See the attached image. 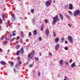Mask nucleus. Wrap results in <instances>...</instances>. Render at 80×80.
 I'll return each instance as SVG.
<instances>
[{"label": "nucleus", "mask_w": 80, "mask_h": 80, "mask_svg": "<svg viewBox=\"0 0 80 80\" xmlns=\"http://www.w3.org/2000/svg\"><path fill=\"white\" fill-rule=\"evenodd\" d=\"M6 64V62H5L4 61H2L1 62V65H5Z\"/></svg>", "instance_id": "nucleus-13"}, {"label": "nucleus", "mask_w": 80, "mask_h": 80, "mask_svg": "<svg viewBox=\"0 0 80 80\" xmlns=\"http://www.w3.org/2000/svg\"><path fill=\"white\" fill-rule=\"evenodd\" d=\"M60 18L62 20H63V15L62 14H60Z\"/></svg>", "instance_id": "nucleus-12"}, {"label": "nucleus", "mask_w": 80, "mask_h": 80, "mask_svg": "<svg viewBox=\"0 0 80 80\" xmlns=\"http://www.w3.org/2000/svg\"><path fill=\"white\" fill-rule=\"evenodd\" d=\"M2 23H3V20L1 19H0V24H2Z\"/></svg>", "instance_id": "nucleus-24"}, {"label": "nucleus", "mask_w": 80, "mask_h": 80, "mask_svg": "<svg viewBox=\"0 0 80 80\" xmlns=\"http://www.w3.org/2000/svg\"><path fill=\"white\" fill-rule=\"evenodd\" d=\"M73 62L72 59H71L69 60V63H72Z\"/></svg>", "instance_id": "nucleus-40"}, {"label": "nucleus", "mask_w": 80, "mask_h": 80, "mask_svg": "<svg viewBox=\"0 0 80 80\" xmlns=\"http://www.w3.org/2000/svg\"><path fill=\"white\" fill-rule=\"evenodd\" d=\"M22 42H23V40H20V42L21 43H23Z\"/></svg>", "instance_id": "nucleus-49"}, {"label": "nucleus", "mask_w": 80, "mask_h": 80, "mask_svg": "<svg viewBox=\"0 0 80 80\" xmlns=\"http://www.w3.org/2000/svg\"><path fill=\"white\" fill-rule=\"evenodd\" d=\"M67 43H68V41H65V43L67 44Z\"/></svg>", "instance_id": "nucleus-50"}, {"label": "nucleus", "mask_w": 80, "mask_h": 80, "mask_svg": "<svg viewBox=\"0 0 80 80\" xmlns=\"http://www.w3.org/2000/svg\"><path fill=\"white\" fill-rule=\"evenodd\" d=\"M20 46L19 45H18L16 48V49H17V50H18V48L19 47H20Z\"/></svg>", "instance_id": "nucleus-20"}, {"label": "nucleus", "mask_w": 80, "mask_h": 80, "mask_svg": "<svg viewBox=\"0 0 80 80\" xmlns=\"http://www.w3.org/2000/svg\"><path fill=\"white\" fill-rule=\"evenodd\" d=\"M16 39L15 38H13L11 40V42H13V40Z\"/></svg>", "instance_id": "nucleus-27"}, {"label": "nucleus", "mask_w": 80, "mask_h": 80, "mask_svg": "<svg viewBox=\"0 0 80 80\" xmlns=\"http://www.w3.org/2000/svg\"><path fill=\"white\" fill-rule=\"evenodd\" d=\"M51 3H52V1H51V0H48V1H47L46 2L45 5L46 7H48V6L50 5Z\"/></svg>", "instance_id": "nucleus-4"}, {"label": "nucleus", "mask_w": 80, "mask_h": 80, "mask_svg": "<svg viewBox=\"0 0 80 80\" xmlns=\"http://www.w3.org/2000/svg\"><path fill=\"white\" fill-rule=\"evenodd\" d=\"M16 31L15 30H14L13 32V33H16Z\"/></svg>", "instance_id": "nucleus-54"}, {"label": "nucleus", "mask_w": 80, "mask_h": 80, "mask_svg": "<svg viewBox=\"0 0 80 80\" xmlns=\"http://www.w3.org/2000/svg\"><path fill=\"white\" fill-rule=\"evenodd\" d=\"M60 45L58 44H57L55 46V48L56 50H58V47Z\"/></svg>", "instance_id": "nucleus-8"}, {"label": "nucleus", "mask_w": 80, "mask_h": 80, "mask_svg": "<svg viewBox=\"0 0 80 80\" xmlns=\"http://www.w3.org/2000/svg\"><path fill=\"white\" fill-rule=\"evenodd\" d=\"M68 39L69 40L70 43H73V40H72V38L70 36H68Z\"/></svg>", "instance_id": "nucleus-5"}, {"label": "nucleus", "mask_w": 80, "mask_h": 80, "mask_svg": "<svg viewBox=\"0 0 80 80\" xmlns=\"http://www.w3.org/2000/svg\"><path fill=\"white\" fill-rule=\"evenodd\" d=\"M66 65H68V62H67L66 63Z\"/></svg>", "instance_id": "nucleus-53"}, {"label": "nucleus", "mask_w": 80, "mask_h": 80, "mask_svg": "<svg viewBox=\"0 0 80 80\" xmlns=\"http://www.w3.org/2000/svg\"><path fill=\"white\" fill-rule=\"evenodd\" d=\"M19 38H20V36H18V38H16V40H18V39H19Z\"/></svg>", "instance_id": "nucleus-39"}, {"label": "nucleus", "mask_w": 80, "mask_h": 80, "mask_svg": "<svg viewBox=\"0 0 80 80\" xmlns=\"http://www.w3.org/2000/svg\"><path fill=\"white\" fill-rule=\"evenodd\" d=\"M68 18L69 19H70V17H69H69Z\"/></svg>", "instance_id": "nucleus-56"}, {"label": "nucleus", "mask_w": 80, "mask_h": 80, "mask_svg": "<svg viewBox=\"0 0 80 80\" xmlns=\"http://www.w3.org/2000/svg\"><path fill=\"white\" fill-rule=\"evenodd\" d=\"M34 35H37V31L35 30L33 31Z\"/></svg>", "instance_id": "nucleus-15"}, {"label": "nucleus", "mask_w": 80, "mask_h": 80, "mask_svg": "<svg viewBox=\"0 0 80 80\" xmlns=\"http://www.w3.org/2000/svg\"><path fill=\"white\" fill-rule=\"evenodd\" d=\"M61 43H63V41H64V38H61Z\"/></svg>", "instance_id": "nucleus-22"}, {"label": "nucleus", "mask_w": 80, "mask_h": 80, "mask_svg": "<svg viewBox=\"0 0 80 80\" xmlns=\"http://www.w3.org/2000/svg\"><path fill=\"white\" fill-rule=\"evenodd\" d=\"M14 60H15V59H14Z\"/></svg>", "instance_id": "nucleus-63"}, {"label": "nucleus", "mask_w": 80, "mask_h": 80, "mask_svg": "<svg viewBox=\"0 0 80 80\" xmlns=\"http://www.w3.org/2000/svg\"><path fill=\"white\" fill-rule=\"evenodd\" d=\"M53 33L54 34V37H55L57 36V34H56V33L55 32H53Z\"/></svg>", "instance_id": "nucleus-31"}, {"label": "nucleus", "mask_w": 80, "mask_h": 80, "mask_svg": "<svg viewBox=\"0 0 80 80\" xmlns=\"http://www.w3.org/2000/svg\"><path fill=\"white\" fill-rule=\"evenodd\" d=\"M18 64H21V63H22V62H21V61H19L18 62Z\"/></svg>", "instance_id": "nucleus-44"}, {"label": "nucleus", "mask_w": 80, "mask_h": 80, "mask_svg": "<svg viewBox=\"0 0 80 80\" xmlns=\"http://www.w3.org/2000/svg\"><path fill=\"white\" fill-rule=\"evenodd\" d=\"M53 2H54V3H55V0H54Z\"/></svg>", "instance_id": "nucleus-60"}, {"label": "nucleus", "mask_w": 80, "mask_h": 80, "mask_svg": "<svg viewBox=\"0 0 80 80\" xmlns=\"http://www.w3.org/2000/svg\"><path fill=\"white\" fill-rule=\"evenodd\" d=\"M5 38V37L4 36V35H2V36L1 37V38H0L1 40H3Z\"/></svg>", "instance_id": "nucleus-19"}, {"label": "nucleus", "mask_w": 80, "mask_h": 80, "mask_svg": "<svg viewBox=\"0 0 80 80\" xmlns=\"http://www.w3.org/2000/svg\"><path fill=\"white\" fill-rule=\"evenodd\" d=\"M20 52V51L18 50L16 52V55H19Z\"/></svg>", "instance_id": "nucleus-16"}, {"label": "nucleus", "mask_w": 80, "mask_h": 80, "mask_svg": "<svg viewBox=\"0 0 80 80\" xmlns=\"http://www.w3.org/2000/svg\"><path fill=\"white\" fill-rule=\"evenodd\" d=\"M21 36L22 37H24V36H25L24 34H23V33L22 32H21Z\"/></svg>", "instance_id": "nucleus-17"}, {"label": "nucleus", "mask_w": 80, "mask_h": 80, "mask_svg": "<svg viewBox=\"0 0 80 80\" xmlns=\"http://www.w3.org/2000/svg\"><path fill=\"white\" fill-rule=\"evenodd\" d=\"M18 59L19 61L20 60V57H18Z\"/></svg>", "instance_id": "nucleus-42"}, {"label": "nucleus", "mask_w": 80, "mask_h": 80, "mask_svg": "<svg viewBox=\"0 0 80 80\" xmlns=\"http://www.w3.org/2000/svg\"><path fill=\"white\" fill-rule=\"evenodd\" d=\"M38 75L39 76H40V75H41V74L40 73V72H39L38 73Z\"/></svg>", "instance_id": "nucleus-45"}, {"label": "nucleus", "mask_w": 80, "mask_h": 80, "mask_svg": "<svg viewBox=\"0 0 80 80\" xmlns=\"http://www.w3.org/2000/svg\"><path fill=\"white\" fill-rule=\"evenodd\" d=\"M12 18L13 19H15V14H13Z\"/></svg>", "instance_id": "nucleus-29"}, {"label": "nucleus", "mask_w": 80, "mask_h": 80, "mask_svg": "<svg viewBox=\"0 0 80 80\" xmlns=\"http://www.w3.org/2000/svg\"><path fill=\"white\" fill-rule=\"evenodd\" d=\"M40 54L41 55H42V53H41Z\"/></svg>", "instance_id": "nucleus-61"}, {"label": "nucleus", "mask_w": 80, "mask_h": 80, "mask_svg": "<svg viewBox=\"0 0 80 80\" xmlns=\"http://www.w3.org/2000/svg\"><path fill=\"white\" fill-rule=\"evenodd\" d=\"M12 34H10V36L11 37H12Z\"/></svg>", "instance_id": "nucleus-59"}, {"label": "nucleus", "mask_w": 80, "mask_h": 80, "mask_svg": "<svg viewBox=\"0 0 80 80\" xmlns=\"http://www.w3.org/2000/svg\"><path fill=\"white\" fill-rule=\"evenodd\" d=\"M13 65V62H11V66H12Z\"/></svg>", "instance_id": "nucleus-47"}, {"label": "nucleus", "mask_w": 80, "mask_h": 80, "mask_svg": "<svg viewBox=\"0 0 80 80\" xmlns=\"http://www.w3.org/2000/svg\"><path fill=\"white\" fill-rule=\"evenodd\" d=\"M68 26L69 27H71V25H70V24L69 23L68 24Z\"/></svg>", "instance_id": "nucleus-51"}, {"label": "nucleus", "mask_w": 80, "mask_h": 80, "mask_svg": "<svg viewBox=\"0 0 80 80\" xmlns=\"http://www.w3.org/2000/svg\"><path fill=\"white\" fill-rule=\"evenodd\" d=\"M5 15L4 14H3L2 15V17L3 18H5L6 17Z\"/></svg>", "instance_id": "nucleus-23"}, {"label": "nucleus", "mask_w": 80, "mask_h": 80, "mask_svg": "<svg viewBox=\"0 0 80 80\" xmlns=\"http://www.w3.org/2000/svg\"><path fill=\"white\" fill-rule=\"evenodd\" d=\"M0 51L2 52V49H1V48H0Z\"/></svg>", "instance_id": "nucleus-58"}, {"label": "nucleus", "mask_w": 80, "mask_h": 80, "mask_svg": "<svg viewBox=\"0 0 80 80\" xmlns=\"http://www.w3.org/2000/svg\"><path fill=\"white\" fill-rule=\"evenodd\" d=\"M63 60H60L59 63L60 64V65H61V66H62V65H63Z\"/></svg>", "instance_id": "nucleus-10"}, {"label": "nucleus", "mask_w": 80, "mask_h": 80, "mask_svg": "<svg viewBox=\"0 0 80 80\" xmlns=\"http://www.w3.org/2000/svg\"><path fill=\"white\" fill-rule=\"evenodd\" d=\"M73 8L72 7V4H70L69 5V8L68 9L69 10H72Z\"/></svg>", "instance_id": "nucleus-7"}, {"label": "nucleus", "mask_w": 80, "mask_h": 80, "mask_svg": "<svg viewBox=\"0 0 80 80\" xmlns=\"http://www.w3.org/2000/svg\"><path fill=\"white\" fill-rule=\"evenodd\" d=\"M18 65H16L15 66V68H17V67H18Z\"/></svg>", "instance_id": "nucleus-52"}, {"label": "nucleus", "mask_w": 80, "mask_h": 80, "mask_svg": "<svg viewBox=\"0 0 80 80\" xmlns=\"http://www.w3.org/2000/svg\"><path fill=\"white\" fill-rule=\"evenodd\" d=\"M68 12H69V13H70V14H71V15H73V13H72V12H71V11H68Z\"/></svg>", "instance_id": "nucleus-30"}, {"label": "nucleus", "mask_w": 80, "mask_h": 80, "mask_svg": "<svg viewBox=\"0 0 80 80\" xmlns=\"http://www.w3.org/2000/svg\"><path fill=\"white\" fill-rule=\"evenodd\" d=\"M8 25H9V26H10V22H8Z\"/></svg>", "instance_id": "nucleus-48"}, {"label": "nucleus", "mask_w": 80, "mask_h": 80, "mask_svg": "<svg viewBox=\"0 0 80 80\" xmlns=\"http://www.w3.org/2000/svg\"><path fill=\"white\" fill-rule=\"evenodd\" d=\"M32 53H31V54H29L28 55V60H29L31 59H32V60H33V55H35V51H32Z\"/></svg>", "instance_id": "nucleus-2"}, {"label": "nucleus", "mask_w": 80, "mask_h": 80, "mask_svg": "<svg viewBox=\"0 0 80 80\" xmlns=\"http://www.w3.org/2000/svg\"><path fill=\"white\" fill-rule=\"evenodd\" d=\"M38 40L39 41H41V40H42V38L40 37H39Z\"/></svg>", "instance_id": "nucleus-35"}, {"label": "nucleus", "mask_w": 80, "mask_h": 80, "mask_svg": "<svg viewBox=\"0 0 80 80\" xmlns=\"http://www.w3.org/2000/svg\"><path fill=\"white\" fill-rule=\"evenodd\" d=\"M20 52L21 53V54H23V53H24V50H23V48H21Z\"/></svg>", "instance_id": "nucleus-9"}, {"label": "nucleus", "mask_w": 80, "mask_h": 80, "mask_svg": "<svg viewBox=\"0 0 80 80\" xmlns=\"http://www.w3.org/2000/svg\"><path fill=\"white\" fill-rule=\"evenodd\" d=\"M44 22H45V23H47L48 22V20H47V19H45L44 20Z\"/></svg>", "instance_id": "nucleus-26"}, {"label": "nucleus", "mask_w": 80, "mask_h": 80, "mask_svg": "<svg viewBox=\"0 0 80 80\" xmlns=\"http://www.w3.org/2000/svg\"><path fill=\"white\" fill-rule=\"evenodd\" d=\"M32 64H30L28 66L29 67V68H31V67H32Z\"/></svg>", "instance_id": "nucleus-34"}, {"label": "nucleus", "mask_w": 80, "mask_h": 80, "mask_svg": "<svg viewBox=\"0 0 80 80\" xmlns=\"http://www.w3.org/2000/svg\"><path fill=\"white\" fill-rule=\"evenodd\" d=\"M5 18H3V20L4 21H5Z\"/></svg>", "instance_id": "nucleus-55"}, {"label": "nucleus", "mask_w": 80, "mask_h": 80, "mask_svg": "<svg viewBox=\"0 0 80 80\" xmlns=\"http://www.w3.org/2000/svg\"><path fill=\"white\" fill-rule=\"evenodd\" d=\"M49 55H50V56H52V53H51V52H49Z\"/></svg>", "instance_id": "nucleus-43"}, {"label": "nucleus", "mask_w": 80, "mask_h": 80, "mask_svg": "<svg viewBox=\"0 0 80 80\" xmlns=\"http://www.w3.org/2000/svg\"><path fill=\"white\" fill-rule=\"evenodd\" d=\"M64 49L66 50H68V48H67V47H65Z\"/></svg>", "instance_id": "nucleus-41"}, {"label": "nucleus", "mask_w": 80, "mask_h": 80, "mask_svg": "<svg viewBox=\"0 0 80 80\" xmlns=\"http://www.w3.org/2000/svg\"><path fill=\"white\" fill-rule=\"evenodd\" d=\"M64 78H65V79H64L68 80V78L67 76H65L64 77Z\"/></svg>", "instance_id": "nucleus-36"}, {"label": "nucleus", "mask_w": 80, "mask_h": 80, "mask_svg": "<svg viewBox=\"0 0 80 80\" xmlns=\"http://www.w3.org/2000/svg\"><path fill=\"white\" fill-rule=\"evenodd\" d=\"M13 71L14 73H17V72H18V71H17L15 68H13Z\"/></svg>", "instance_id": "nucleus-18"}, {"label": "nucleus", "mask_w": 80, "mask_h": 80, "mask_svg": "<svg viewBox=\"0 0 80 80\" xmlns=\"http://www.w3.org/2000/svg\"><path fill=\"white\" fill-rule=\"evenodd\" d=\"M59 40V38H56L55 39V42H56V43H57L58 42V41Z\"/></svg>", "instance_id": "nucleus-14"}, {"label": "nucleus", "mask_w": 80, "mask_h": 80, "mask_svg": "<svg viewBox=\"0 0 80 80\" xmlns=\"http://www.w3.org/2000/svg\"><path fill=\"white\" fill-rule=\"evenodd\" d=\"M31 12L32 13H33V12H34V10H33V9H32L31 10Z\"/></svg>", "instance_id": "nucleus-37"}, {"label": "nucleus", "mask_w": 80, "mask_h": 80, "mask_svg": "<svg viewBox=\"0 0 80 80\" xmlns=\"http://www.w3.org/2000/svg\"><path fill=\"white\" fill-rule=\"evenodd\" d=\"M7 41H6L5 42H4L3 44H4V45H6V44H7Z\"/></svg>", "instance_id": "nucleus-33"}, {"label": "nucleus", "mask_w": 80, "mask_h": 80, "mask_svg": "<svg viewBox=\"0 0 80 80\" xmlns=\"http://www.w3.org/2000/svg\"><path fill=\"white\" fill-rule=\"evenodd\" d=\"M49 33L50 32H49L48 29H47L46 30V35L47 36H48Z\"/></svg>", "instance_id": "nucleus-6"}, {"label": "nucleus", "mask_w": 80, "mask_h": 80, "mask_svg": "<svg viewBox=\"0 0 80 80\" xmlns=\"http://www.w3.org/2000/svg\"><path fill=\"white\" fill-rule=\"evenodd\" d=\"M12 35L13 36H15V35H16V34L15 33H13L12 34Z\"/></svg>", "instance_id": "nucleus-46"}, {"label": "nucleus", "mask_w": 80, "mask_h": 80, "mask_svg": "<svg viewBox=\"0 0 80 80\" xmlns=\"http://www.w3.org/2000/svg\"><path fill=\"white\" fill-rule=\"evenodd\" d=\"M5 40H10V39L6 37Z\"/></svg>", "instance_id": "nucleus-38"}, {"label": "nucleus", "mask_w": 80, "mask_h": 80, "mask_svg": "<svg viewBox=\"0 0 80 80\" xmlns=\"http://www.w3.org/2000/svg\"><path fill=\"white\" fill-rule=\"evenodd\" d=\"M80 15V12L79 10H78L74 11L73 15L74 17H76L77 15Z\"/></svg>", "instance_id": "nucleus-3"}, {"label": "nucleus", "mask_w": 80, "mask_h": 80, "mask_svg": "<svg viewBox=\"0 0 80 80\" xmlns=\"http://www.w3.org/2000/svg\"><path fill=\"white\" fill-rule=\"evenodd\" d=\"M35 60H37V61H38L39 60V59H38V58L37 57L35 58Z\"/></svg>", "instance_id": "nucleus-28"}, {"label": "nucleus", "mask_w": 80, "mask_h": 80, "mask_svg": "<svg viewBox=\"0 0 80 80\" xmlns=\"http://www.w3.org/2000/svg\"><path fill=\"white\" fill-rule=\"evenodd\" d=\"M71 67L72 68H73V67H75L76 65L75 64V63H73L71 65Z\"/></svg>", "instance_id": "nucleus-11"}, {"label": "nucleus", "mask_w": 80, "mask_h": 80, "mask_svg": "<svg viewBox=\"0 0 80 80\" xmlns=\"http://www.w3.org/2000/svg\"><path fill=\"white\" fill-rule=\"evenodd\" d=\"M57 21H59V18H58V15H57V17H54L53 18L52 22L53 23V25H55Z\"/></svg>", "instance_id": "nucleus-1"}, {"label": "nucleus", "mask_w": 80, "mask_h": 80, "mask_svg": "<svg viewBox=\"0 0 80 80\" xmlns=\"http://www.w3.org/2000/svg\"><path fill=\"white\" fill-rule=\"evenodd\" d=\"M32 20L33 23H34V24H35V20L34 19H32Z\"/></svg>", "instance_id": "nucleus-25"}, {"label": "nucleus", "mask_w": 80, "mask_h": 80, "mask_svg": "<svg viewBox=\"0 0 80 80\" xmlns=\"http://www.w3.org/2000/svg\"><path fill=\"white\" fill-rule=\"evenodd\" d=\"M69 16H68V15H66V17H67L68 18V17Z\"/></svg>", "instance_id": "nucleus-57"}, {"label": "nucleus", "mask_w": 80, "mask_h": 80, "mask_svg": "<svg viewBox=\"0 0 80 80\" xmlns=\"http://www.w3.org/2000/svg\"><path fill=\"white\" fill-rule=\"evenodd\" d=\"M64 80H67V79H64Z\"/></svg>", "instance_id": "nucleus-62"}, {"label": "nucleus", "mask_w": 80, "mask_h": 80, "mask_svg": "<svg viewBox=\"0 0 80 80\" xmlns=\"http://www.w3.org/2000/svg\"><path fill=\"white\" fill-rule=\"evenodd\" d=\"M29 35L30 37H31L32 36V33L31 32H29Z\"/></svg>", "instance_id": "nucleus-32"}, {"label": "nucleus", "mask_w": 80, "mask_h": 80, "mask_svg": "<svg viewBox=\"0 0 80 80\" xmlns=\"http://www.w3.org/2000/svg\"><path fill=\"white\" fill-rule=\"evenodd\" d=\"M43 25H42L41 26V31H42L43 30Z\"/></svg>", "instance_id": "nucleus-21"}]
</instances>
